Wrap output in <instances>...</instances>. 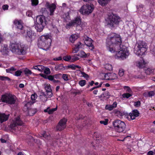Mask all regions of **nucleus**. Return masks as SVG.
<instances>
[{
  "mask_svg": "<svg viewBox=\"0 0 155 155\" xmlns=\"http://www.w3.org/2000/svg\"><path fill=\"white\" fill-rule=\"evenodd\" d=\"M108 120L106 119L104 120H102L100 121V122L101 124H103L104 125H107V124Z\"/></svg>",
  "mask_w": 155,
  "mask_h": 155,
  "instance_id": "obj_49",
  "label": "nucleus"
},
{
  "mask_svg": "<svg viewBox=\"0 0 155 155\" xmlns=\"http://www.w3.org/2000/svg\"><path fill=\"white\" fill-rule=\"evenodd\" d=\"M155 94V92L153 91H151L148 93V94L149 96H152Z\"/></svg>",
  "mask_w": 155,
  "mask_h": 155,
  "instance_id": "obj_59",
  "label": "nucleus"
},
{
  "mask_svg": "<svg viewBox=\"0 0 155 155\" xmlns=\"http://www.w3.org/2000/svg\"><path fill=\"white\" fill-rule=\"evenodd\" d=\"M33 111V110L32 109H30L28 111V114L30 116H32L34 114H35V113H32V112Z\"/></svg>",
  "mask_w": 155,
  "mask_h": 155,
  "instance_id": "obj_57",
  "label": "nucleus"
},
{
  "mask_svg": "<svg viewBox=\"0 0 155 155\" xmlns=\"http://www.w3.org/2000/svg\"><path fill=\"white\" fill-rule=\"evenodd\" d=\"M55 69L56 71L64 70L65 69V67L63 66L62 64L57 65L55 67Z\"/></svg>",
  "mask_w": 155,
  "mask_h": 155,
  "instance_id": "obj_23",
  "label": "nucleus"
},
{
  "mask_svg": "<svg viewBox=\"0 0 155 155\" xmlns=\"http://www.w3.org/2000/svg\"><path fill=\"white\" fill-rule=\"evenodd\" d=\"M117 103L116 102H114L113 104H112V105H111L112 107H113V108H116V107H117Z\"/></svg>",
  "mask_w": 155,
  "mask_h": 155,
  "instance_id": "obj_61",
  "label": "nucleus"
},
{
  "mask_svg": "<svg viewBox=\"0 0 155 155\" xmlns=\"http://www.w3.org/2000/svg\"><path fill=\"white\" fill-rule=\"evenodd\" d=\"M71 56H64L63 57V59L64 60L66 61H71Z\"/></svg>",
  "mask_w": 155,
  "mask_h": 155,
  "instance_id": "obj_43",
  "label": "nucleus"
},
{
  "mask_svg": "<svg viewBox=\"0 0 155 155\" xmlns=\"http://www.w3.org/2000/svg\"><path fill=\"white\" fill-rule=\"evenodd\" d=\"M132 94L131 93H124L122 95V97L124 98H129L131 96Z\"/></svg>",
  "mask_w": 155,
  "mask_h": 155,
  "instance_id": "obj_38",
  "label": "nucleus"
},
{
  "mask_svg": "<svg viewBox=\"0 0 155 155\" xmlns=\"http://www.w3.org/2000/svg\"><path fill=\"white\" fill-rule=\"evenodd\" d=\"M36 21L37 23L36 24L35 28L38 31L41 32L46 25L47 21H46L45 17L43 15L38 16Z\"/></svg>",
  "mask_w": 155,
  "mask_h": 155,
  "instance_id": "obj_6",
  "label": "nucleus"
},
{
  "mask_svg": "<svg viewBox=\"0 0 155 155\" xmlns=\"http://www.w3.org/2000/svg\"><path fill=\"white\" fill-rule=\"evenodd\" d=\"M103 75L104 76V79L106 80H110V79H112L110 76V74H103Z\"/></svg>",
  "mask_w": 155,
  "mask_h": 155,
  "instance_id": "obj_29",
  "label": "nucleus"
},
{
  "mask_svg": "<svg viewBox=\"0 0 155 155\" xmlns=\"http://www.w3.org/2000/svg\"><path fill=\"white\" fill-rule=\"evenodd\" d=\"M34 141L36 143H37L38 144L40 145L41 144V142L39 140H38L37 139H34Z\"/></svg>",
  "mask_w": 155,
  "mask_h": 155,
  "instance_id": "obj_62",
  "label": "nucleus"
},
{
  "mask_svg": "<svg viewBox=\"0 0 155 155\" xmlns=\"http://www.w3.org/2000/svg\"><path fill=\"white\" fill-rule=\"evenodd\" d=\"M9 114L6 115L4 113L0 114V122L1 123L7 120L9 117Z\"/></svg>",
  "mask_w": 155,
  "mask_h": 155,
  "instance_id": "obj_18",
  "label": "nucleus"
},
{
  "mask_svg": "<svg viewBox=\"0 0 155 155\" xmlns=\"http://www.w3.org/2000/svg\"><path fill=\"white\" fill-rule=\"evenodd\" d=\"M81 75L87 80L89 78V76L88 74L83 72H81Z\"/></svg>",
  "mask_w": 155,
  "mask_h": 155,
  "instance_id": "obj_46",
  "label": "nucleus"
},
{
  "mask_svg": "<svg viewBox=\"0 0 155 155\" xmlns=\"http://www.w3.org/2000/svg\"><path fill=\"white\" fill-rule=\"evenodd\" d=\"M106 109L110 111L111 110L113 109L111 105L107 104V105L105 107Z\"/></svg>",
  "mask_w": 155,
  "mask_h": 155,
  "instance_id": "obj_42",
  "label": "nucleus"
},
{
  "mask_svg": "<svg viewBox=\"0 0 155 155\" xmlns=\"http://www.w3.org/2000/svg\"><path fill=\"white\" fill-rule=\"evenodd\" d=\"M1 100L3 102H5L10 104H15L16 101V97L10 94H6L2 95Z\"/></svg>",
  "mask_w": 155,
  "mask_h": 155,
  "instance_id": "obj_9",
  "label": "nucleus"
},
{
  "mask_svg": "<svg viewBox=\"0 0 155 155\" xmlns=\"http://www.w3.org/2000/svg\"><path fill=\"white\" fill-rule=\"evenodd\" d=\"M124 88L129 93H132V91L129 87L127 86H125L124 87Z\"/></svg>",
  "mask_w": 155,
  "mask_h": 155,
  "instance_id": "obj_52",
  "label": "nucleus"
},
{
  "mask_svg": "<svg viewBox=\"0 0 155 155\" xmlns=\"http://www.w3.org/2000/svg\"><path fill=\"white\" fill-rule=\"evenodd\" d=\"M136 65L139 68H142L144 67L146 63L144 61V60L143 58H141V60L140 61H138L136 62Z\"/></svg>",
  "mask_w": 155,
  "mask_h": 155,
  "instance_id": "obj_19",
  "label": "nucleus"
},
{
  "mask_svg": "<svg viewBox=\"0 0 155 155\" xmlns=\"http://www.w3.org/2000/svg\"><path fill=\"white\" fill-rule=\"evenodd\" d=\"M110 0H98L99 4L102 6H104L107 4L109 1Z\"/></svg>",
  "mask_w": 155,
  "mask_h": 155,
  "instance_id": "obj_25",
  "label": "nucleus"
},
{
  "mask_svg": "<svg viewBox=\"0 0 155 155\" xmlns=\"http://www.w3.org/2000/svg\"><path fill=\"white\" fill-rule=\"evenodd\" d=\"M8 5H4L2 6V8L3 10H6L8 8Z\"/></svg>",
  "mask_w": 155,
  "mask_h": 155,
  "instance_id": "obj_60",
  "label": "nucleus"
},
{
  "mask_svg": "<svg viewBox=\"0 0 155 155\" xmlns=\"http://www.w3.org/2000/svg\"><path fill=\"white\" fill-rule=\"evenodd\" d=\"M62 78L64 81H68L69 80L68 75L67 74H63L62 76Z\"/></svg>",
  "mask_w": 155,
  "mask_h": 155,
  "instance_id": "obj_47",
  "label": "nucleus"
},
{
  "mask_svg": "<svg viewBox=\"0 0 155 155\" xmlns=\"http://www.w3.org/2000/svg\"><path fill=\"white\" fill-rule=\"evenodd\" d=\"M22 73L21 70H18L16 71L15 73V75L16 76H20Z\"/></svg>",
  "mask_w": 155,
  "mask_h": 155,
  "instance_id": "obj_48",
  "label": "nucleus"
},
{
  "mask_svg": "<svg viewBox=\"0 0 155 155\" xmlns=\"http://www.w3.org/2000/svg\"><path fill=\"white\" fill-rule=\"evenodd\" d=\"M87 54H86L83 51H81L80 52L78 53L77 56L81 58L86 57Z\"/></svg>",
  "mask_w": 155,
  "mask_h": 155,
  "instance_id": "obj_27",
  "label": "nucleus"
},
{
  "mask_svg": "<svg viewBox=\"0 0 155 155\" xmlns=\"http://www.w3.org/2000/svg\"><path fill=\"white\" fill-rule=\"evenodd\" d=\"M62 60V58L61 56H59L58 58H54V61H59Z\"/></svg>",
  "mask_w": 155,
  "mask_h": 155,
  "instance_id": "obj_63",
  "label": "nucleus"
},
{
  "mask_svg": "<svg viewBox=\"0 0 155 155\" xmlns=\"http://www.w3.org/2000/svg\"><path fill=\"white\" fill-rule=\"evenodd\" d=\"M86 82L85 80H81L79 81V84L81 86L83 87L86 84Z\"/></svg>",
  "mask_w": 155,
  "mask_h": 155,
  "instance_id": "obj_40",
  "label": "nucleus"
},
{
  "mask_svg": "<svg viewBox=\"0 0 155 155\" xmlns=\"http://www.w3.org/2000/svg\"><path fill=\"white\" fill-rule=\"evenodd\" d=\"M113 125L117 132L119 133H124L126 125L124 122L120 120H117L113 121Z\"/></svg>",
  "mask_w": 155,
  "mask_h": 155,
  "instance_id": "obj_8",
  "label": "nucleus"
},
{
  "mask_svg": "<svg viewBox=\"0 0 155 155\" xmlns=\"http://www.w3.org/2000/svg\"><path fill=\"white\" fill-rule=\"evenodd\" d=\"M107 41L109 45L107 46L109 51L114 53L120 48L122 45V41L120 35L115 33H112L108 36Z\"/></svg>",
  "mask_w": 155,
  "mask_h": 155,
  "instance_id": "obj_1",
  "label": "nucleus"
},
{
  "mask_svg": "<svg viewBox=\"0 0 155 155\" xmlns=\"http://www.w3.org/2000/svg\"><path fill=\"white\" fill-rule=\"evenodd\" d=\"M83 46V45L81 42H78L75 45V47L73 48L72 52L74 53H77L80 48H82Z\"/></svg>",
  "mask_w": 155,
  "mask_h": 155,
  "instance_id": "obj_16",
  "label": "nucleus"
},
{
  "mask_svg": "<svg viewBox=\"0 0 155 155\" xmlns=\"http://www.w3.org/2000/svg\"><path fill=\"white\" fill-rule=\"evenodd\" d=\"M147 46L146 43L142 41L137 42L135 45L134 48V52L137 55L139 56L144 54L147 51Z\"/></svg>",
  "mask_w": 155,
  "mask_h": 155,
  "instance_id": "obj_5",
  "label": "nucleus"
},
{
  "mask_svg": "<svg viewBox=\"0 0 155 155\" xmlns=\"http://www.w3.org/2000/svg\"><path fill=\"white\" fill-rule=\"evenodd\" d=\"M105 21L107 25L112 28L117 26L120 21V19L119 16L112 14L108 15Z\"/></svg>",
  "mask_w": 155,
  "mask_h": 155,
  "instance_id": "obj_4",
  "label": "nucleus"
},
{
  "mask_svg": "<svg viewBox=\"0 0 155 155\" xmlns=\"http://www.w3.org/2000/svg\"><path fill=\"white\" fill-rule=\"evenodd\" d=\"M10 48L13 53L17 55H25L27 52V48L25 45L16 42L11 44Z\"/></svg>",
  "mask_w": 155,
  "mask_h": 155,
  "instance_id": "obj_3",
  "label": "nucleus"
},
{
  "mask_svg": "<svg viewBox=\"0 0 155 155\" xmlns=\"http://www.w3.org/2000/svg\"><path fill=\"white\" fill-rule=\"evenodd\" d=\"M34 68L38 71H41L44 69V67L42 66L37 65L33 67Z\"/></svg>",
  "mask_w": 155,
  "mask_h": 155,
  "instance_id": "obj_31",
  "label": "nucleus"
},
{
  "mask_svg": "<svg viewBox=\"0 0 155 155\" xmlns=\"http://www.w3.org/2000/svg\"><path fill=\"white\" fill-rule=\"evenodd\" d=\"M18 126L14 121L11 123L10 125V128L11 129L16 130Z\"/></svg>",
  "mask_w": 155,
  "mask_h": 155,
  "instance_id": "obj_26",
  "label": "nucleus"
},
{
  "mask_svg": "<svg viewBox=\"0 0 155 155\" xmlns=\"http://www.w3.org/2000/svg\"><path fill=\"white\" fill-rule=\"evenodd\" d=\"M57 109V107H56L55 108H53L51 110H49L48 111V113L49 114H52Z\"/></svg>",
  "mask_w": 155,
  "mask_h": 155,
  "instance_id": "obj_51",
  "label": "nucleus"
},
{
  "mask_svg": "<svg viewBox=\"0 0 155 155\" xmlns=\"http://www.w3.org/2000/svg\"><path fill=\"white\" fill-rule=\"evenodd\" d=\"M132 113L129 114V116L132 120H134L136 117L139 116L140 113L137 110H134Z\"/></svg>",
  "mask_w": 155,
  "mask_h": 155,
  "instance_id": "obj_17",
  "label": "nucleus"
},
{
  "mask_svg": "<svg viewBox=\"0 0 155 155\" xmlns=\"http://www.w3.org/2000/svg\"><path fill=\"white\" fill-rule=\"evenodd\" d=\"M33 35V34L32 33L31 31H28L27 33L26 37L27 38L28 37L30 38H31Z\"/></svg>",
  "mask_w": 155,
  "mask_h": 155,
  "instance_id": "obj_39",
  "label": "nucleus"
},
{
  "mask_svg": "<svg viewBox=\"0 0 155 155\" xmlns=\"http://www.w3.org/2000/svg\"><path fill=\"white\" fill-rule=\"evenodd\" d=\"M73 21L74 22L75 25L77 24V25H81V19L79 17H77Z\"/></svg>",
  "mask_w": 155,
  "mask_h": 155,
  "instance_id": "obj_28",
  "label": "nucleus"
},
{
  "mask_svg": "<svg viewBox=\"0 0 155 155\" xmlns=\"http://www.w3.org/2000/svg\"><path fill=\"white\" fill-rule=\"evenodd\" d=\"M14 24L18 29L22 30L23 28V23L21 20L15 19L14 21Z\"/></svg>",
  "mask_w": 155,
  "mask_h": 155,
  "instance_id": "obj_14",
  "label": "nucleus"
},
{
  "mask_svg": "<svg viewBox=\"0 0 155 155\" xmlns=\"http://www.w3.org/2000/svg\"><path fill=\"white\" fill-rule=\"evenodd\" d=\"M105 68L106 70L109 71H111L112 70V65L109 64H106L105 66Z\"/></svg>",
  "mask_w": 155,
  "mask_h": 155,
  "instance_id": "obj_33",
  "label": "nucleus"
},
{
  "mask_svg": "<svg viewBox=\"0 0 155 155\" xmlns=\"http://www.w3.org/2000/svg\"><path fill=\"white\" fill-rule=\"evenodd\" d=\"M37 96L36 94H34L31 95V99L32 100L34 101L37 98Z\"/></svg>",
  "mask_w": 155,
  "mask_h": 155,
  "instance_id": "obj_53",
  "label": "nucleus"
},
{
  "mask_svg": "<svg viewBox=\"0 0 155 155\" xmlns=\"http://www.w3.org/2000/svg\"><path fill=\"white\" fill-rule=\"evenodd\" d=\"M67 121V119L65 118L61 120L57 126V130L58 131H61L64 129L66 127Z\"/></svg>",
  "mask_w": 155,
  "mask_h": 155,
  "instance_id": "obj_11",
  "label": "nucleus"
},
{
  "mask_svg": "<svg viewBox=\"0 0 155 155\" xmlns=\"http://www.w3.org/2000/svg\"><path fill=\"white\" fill-rule=\"evenodd\" d=\"M46 6L47 8L48 9L50 12V15H54V12L55 10L56 7L54 3L50 4L48 2H47L46 4Z\"/></svg>",
  "mask_w": 155,
  "mask_h": 155,
  "instance_id": "obj_13",
  "label": "nucleus"
},
{
  "mask_svg": "<svg viewBox=\"0 0 155 155\" xmlns=\"http://www.w3.org/2000/svg\"><path fill=\"white\" fill-rule=\"evenodd\" d=\"M41 137H43L45 138L48 139L50 137V136L49 134H47L44 131L43 133L41 134Z\"/></svg>",
  "mask_w": 155,
  "mask_h": 155,
  "instance_id": "obj_34",
  "label": "nucleus"
},
{
  "mask_svg": "<svg viewBox=\"0 0 155 155\" xmlns=\"http://www.w3.org/2000/svg\"><path fill=\"white\" fill-rule=\"evenodd\" d=\"M79 59V58L76 56H74L71 57V62H74Z\"/></svg>",
  "mask_w": 155,
  "mask_h": 155,
  "instance_id": "obj_41",
  "label": "nucleus"
},
{
  "mask_svg": "<svg viewBox=\"0 0 155 155\" xmlns=\"http://www.w3.org/2000/svg\"><path fill=\"white\" fill-rule=\"evenodd\" d=\"M40 98L43 102H45L47 100V97H46V95L44 94L40 95Z\"/></svg>",
  "mask_w": 155,
  "mask_h": 155,
  "instance_id": "obj_32",
  "label": "nucleus"
},
{
  "mask_svg": "<svg viewBox=\"0 0 155 155\" xmlns=\"http://www.w3.org/2000/svg\"><path fill=\"white\" fill-rule=\"evenodd\" d=\"M124 71L123 69H120L119 70L118 74L120 77H122L124 75Z\"/></svg>",
  "mask_w": 155,
  "mask_h": 155,
  "instance_id": "obj_44",
  "label": "nucleus"
},
{
  "mask_svg": "<svg viewBox=\"0 0 155 155\" xmlns=\"http://www.w3.org/2000/svg\"><path fill=\"white\" fill-rule=\"evenodd\" d=\"M47 78L49 80L52 81L53 80V79L54 78V76L52 75H49L48 76Z\"/></svg>",
  "mask_w": 155,
  "mask_h": 155,
  "instance_id": "obj_58",
  "label": "nucleus"
},
{
  "mask_svg": "<svg viewBox=\"0 0 155 155\" xmlns=\"http://www.w3.org/2000/svg\"><path fill=\"white\" fill-rule=\"evenodd\" d=\"M116 56L118 58H120L124 59L126 58L128 56L129 53L127 48L122 45L120 46L117 51H116Z\"/></svg>",
  "mask_w": 155,
  "mask_h": 155,
  "instance_id": "obj_7",
  "label": "nucleus"
},
{
  "mask_svg": "<svg viewBox=\"0 0 155 155\" xmlns=\"http://www.w3.org/2000/svg\"><path fill=\"white\" fill-rule=\"evenodd\" d=\"M45 88L47 92V95H48V97H51L53 95V93L50 84H45Z\"/></svg>",
  "mask_w": 155,
  "mask_h": 155,
  "instance_id": "obj_15",
  "label": "nucleus"
},
{
  "mask_svg": "<svg viewBox=\"0 0 155 155\" xmlns=\"http://www.w3.org/2000/svg\"><path fill=\"white\" fill-rule=\"evenodd\" d=\"M153 71V69H151L150 68H148L146 70L145 72L147 74L149 75L152 73Z\"/></svg>",
  "mask_w": 155,
  "mask_h": 155,
  "instance_id": "obj_37",
  "label": "nucleus"
},
{
  "mask_svg": "<svg viewBox=\"0 0 155 155\" xmlns=\"http://www.w3.org/2000/svg\"><path fill=\"white\" fill-rule=\"evenodd\" d=\"M76 29L78 30H82V28L81 25H77Z\"/></svg>",
  "mask_w": 155,
  "mask_h": 155,
  "instance_id": "obj_56",
  "label": "nucleus"
},
{
  "mask_svg": "<svg viewBox=\"0 0 155 155\" xmlns=\"http://www.w3.org/2000/svg\"><path fill=\"white\" fill-rule=\"evenodd\" d=\"M16 69L13 67H12L10 68L6 69V71L7 73H11L12 71H15Z\"/></svg>",
  "mask_w": 155,
  "mask_h": 155,
  "instance_id": "obj_45",
  "label": "nucleus"
},
{
  "mask_svg": "<svg viewBox=\"0 0 155 155\" xmlns=\"http://www.w3.org/2000/svg\"><path fill=\"white\" fill-rule=\"evenodd\" d=\"M44 73L46 74H50V69L48 68H46L44 70Z\"/></svg>",
  "mask_w": 155,
  "mask_h": 155,
  "instance_id": "obj_54",
  "label": "nucleus"
},
{
  "mask_svg": "<svg viewBox=\"0 0 155 155\" xmlns=\"http://www.w3.org/2000/svg\"><path fill=\"white\" fill-rule=\"evenodd\" d=\"M51 36L49 34L41 36L38 39V45L39 48L47 51L49 48L51 42Z\"/></svg>",
  "mask_w": 155,
  "mask_h": 155,
  "instance_id": "obj_2",
  "label": "nucleus"
},
{
  "mask_svg": "<svg viewBox=\"0 0 155 155\" xmlns=\"http://www.w3.org/2000/svg\"><path fill=\"white\" fill-rule=\"evenodd\" d=\"M2 49L1 50V51L4 54H8L9 52V49L7 45H4L2 47Z\"/></svg>",
  "mask_w": 155,
  "mask_h": 155,
  "instance_id": "obj_21",
  "label": "nucleus"
},
{
  "mask_svg": "<svg viewBox=\"0 0 155 155\" xmlns=\"http://www.w3.org/2000/svg\"><path fill=\"white\" fill-rule=\"evenodd\" d=\"M94 8L93 4L84 5L80 9L79 12L83 15H89L91 13Z\"/></svg>",
  "mask_w": 155,
  "mask_h": 155,
  "instance_id": "obj_10",
  "label": "nucleus"
},
{
  "mask_svg": "<svg viewBox=\"0 0 155 155\" xmlns=\"http://www.w3.org/2000/svg\"><path fill=\"white\" fill-rule=\"evenodd\" d=\"M147 155H153V152L152 151H150L147 153Z\"/></svg>",
  "mask_w": 155,
  "mask_h": 155,
  "instance_id": "obj_64",
  "label": "nucleus"
},
{
  "mask_svg": "<svg viewBox=\"0 0 155 155\" xmlns=\"http://www.w3.org/2000/svg\"><path fill=\"white\" fill-rule=\"evenodd\" d=\"M24 72L26 75L28 76L31 74L32 72L28 68H25L24 71Z\"/></svg>",
  "mask_w": 155,
  "mask_h": 155,
  "instance_id": "obj_35",
  "label": "nucleus"
},
{
  "mask_svg": "<svg viewBox=\"0 0 155 155\" xmlns=\"http://www.w3.org/2000/svg\"><path fill=\"white\" fill-rule=\"evenodd\" d=\"M78 38V36L76 35H72L69 38L70 41L72 43H74V41Z\"/></svg>",
  "mask_w": 155,
  "mask_h": 155,
  "instance_id": "obj_24",
  "label": "nucleus"
},
{
  "mask_svg": "<svg viewBox=\"0 0 155 155\" xmlns=\"http://www.w3.org/2000/svg\"><path fill=\"white\" fill-rule=\"evenodd\" d=\"M110 95L108 91H106L102 94L100 96H99V98H108L109 97Z\"/></svg>",
  "mask_w": 155,
  "mask_h": 155,
  "instance_id": "obj_22",
  "label": "nucleus"
},
{
  "mask_svg": "<svg viewBox=\"0 0 155 155\" xmlns=\"http://www.w3.org/2000/svg\"><path fill=\"white\" fill-rule=\"evenodd\" d=\"M75 25L74 22L73 20H72L69 23L66 24V28H70L71 27L74 26Z\"/></svg>",
  "mask_w": 155,
  "mask_h": 155,
  "instance_id": "obj_30",
  "label": "nucleus"
},
{
  "mask_svg": "<svg viewBox=\"0 0 155 155\" xmlns=\"http://www.w3.org/2000/svg\"><path fill=\"white\" fill-rule=\"evenodd\" d=\"M31 5L33 6H36L38 4V0H31Z\"/></svg>",
  "mask_w": 155,
  "mask_h": 155,
  "instance_id": "obj_36",
  "label": "nucleus"
},
{
  "mask_svg": "<svg viewBox=\"0 0 155 155\" xmlns=\"http://www.w3.org/2000/svg\"><path fill=\"white\" fill-rule=\"evenodd\" d=\"M110 76H111V78H112V79H110V80H114L117 78V74L114 73L110 74Z\"/></svg>",
  "mask_w": 155,
  "mask_h": 155,
  "instance_id": "obj_50",
  "label": "nucleus"
},
{
  "mask_svg": "<svg viewBox=\"0 0 155 155\" xmlns=\"http://www.w3.org/2000/svg\"><path fill=\"white\" fill-rule=\"evenodd\" d=\"M13 121L18 126L23 125L24 124L23 121L20 119L19 117H16Z\"/></svg>",
  "mask_w": 155,
  "mask_h": 155,
  "instance_id": "obj_20",
  "label": "nucleus"
},
{
  "mask_svg": "<svg viewBox=\"0 0 155 155\" xmlns=\"http://www.w3.org/2000/svg\"><path fill=\"white\" fill-rule=\"evenodd\" d=\"M140 102L139 101H138L137 102H135L134 105L136 107H138L140 106Z\"/></svg>",
  "mask_w": 155,
  "mask_h": 155,
  "instance_id": "obj_55",
  "label": "nucleus"
},
{
  "mask_svg": "<svg viewBox=\"0 0 155 155\" xmlns=\"http://www.w3.org/2000/svg\"><path fill=\"white\" fill-rule=\"evenodd\" d=\"M93 42L92 39L88 37L86 38L84 41L85 44L89 47V49L91 51H93L94 48V47L93 44Z\"/></svg>",
  "mask_w": 155,
  "mask_h": 155,
  "instance_id": "obj_12",
  "label": "nucleus"
}]
</instances>
